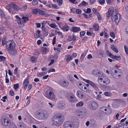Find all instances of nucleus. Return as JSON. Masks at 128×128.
Returning <instances> with one entry per match:
<instances>
[{
  "label": "nucleus",
  "instance_id": "4",
  "mask_svg": "<svg viewBox=\"0 0 128 128\" xmlns=\"http://www.w3.org/2000/svg\"><path fill=\"white\" fill-rule=\"evenodd\" d=\"M110 72L112 76L116 79H118L122 74L119 70L117 68L116 69L114 67H112L110 68Z\"/></svg>",
  "mask_w": 128,
  "mask_h": 128
},
{
  "label": "nucleus",
  "instance_id": "14",
  "mask_svg": "<svg viewBox=\"0 0 128 128\" xmlns=\"http://www.w3.org/2000/svg\"><path fill=\"white\" fill-rule=\"evenodd\" d=\"M33 12L34 14H40L44 15L45 14L43 11L38 8L34 9L33 10Z\"/></svg>",
  "mask_w": 128,
  "mask_h": 128
},
{
  "label": "nucleus",
  "instance_id": "30",
  "mask_svg": "<svg viewBox=\"0 0 128 128\" xmlns=\"http://www.w3.org/2000/svg\"><path fill=\"white\" fill-rule=\"evenodd\" d=\"M65 58L66 60L68 61V62L72 59V58L70 55H66L65 56Z\"/></svg>",
  "mask_w": 128,
  "mask_h": 128
},
{
  "label": "nucleus",
  "instance_id": "44",
  "mask_svg": "<svg viewBox=\"0 0 128 128\" xmlns=\"http://www.w3.org/2000/svg\"><path fill=\"white\" fill-rule=\"evenodd\" d=\"M107 4H111L113 2L115 1V0H106Z\"/></svg>",
  "mask_w": 128,
  "mask_h": 128
},
{
  "label": "nucleus",
  "instance_id": "54",
  "mask_svg": "<svg viewBox=\"0 0 128 128\" xmlns=\"http://www.w3.org/2000/svg\"><path fill=\"white\" fill-rule=\"evenodd\" d=\"M5 40V39L4 38L2 39V45L4 46L6 44V42Z\"/></svg>",
  "mask_w": 128,
  "mask_h": 128
},
{
  "label": "nucleus",
  "instance_id": "33",
  "mask_svg": "<svg viewBox=\"0 0 128 128\" xmlns=\"http://www.w3.org/2000/svg\"><path fill=\"white\" fill-rule=\"evenodd\" d=\"M42 53L43 54H46L47 51V48L46 47H42Z\"/></svg>",
  "mask_w": 128,
  "mask_h": 128
},
{
  "label": "nucleus",
  "instance_id": "52",
  "mask_svg": "<svg viewBox=\"0 0 128 128\" xmlns=\"http://www.w3.org/2000/svg\"><path fill=\"white\" fill-rule=\"evenodd\" d=\"M85 34V32L84 31H83L80 32V36L81 37L82 36H83Z\"/></svg>",
  "mask_w": 128,
  "mask_h": 128
},
{
  "label": "nucleus",
  "instance_id": "20",
  "mask_svg": "<svg viewBox=\"0 0 128 128\" xmlns=\"http://www.w3.org/2000/svg\"><path fill=\"white\" fill-rule=\"evenodd\" d=\"M18 128H26V125L24 122H21L18 124Z\"/></svg>",
  "mask_w": 128,
  "mask_h": 128
},
{
  "label": "nucleus",
  "instance_id": "6",
  "mask_svg": "<svg viewBox=\"0 0 128 128\" xmlns=\"http://www.w3.org/2000/svg\"><path fill=\"white\" fill-rule=\"evenodd\" d=\"M16 18L17 19L18 23L19 26L21 27H23L24 26V24L27 21H28L29 18L28 17L23 16L21 18L18 16H16Z\"/></svg>",
  "mask_w": 128,
  "mask_h": 128
},
{
  "label": "nucleus",
  "instance_id": "11",
  "mask_svg": "<svg viewBox=\"0 0 128 128\" xmlns=\"http://www.w3.org/2000/svg\"><path fill=\"white\" fill-rule=\"evenodd\" d=\"M58 26L60 28L64 31L68 32L69 30V26L62 23L59 24Z\"/></svg>",
  "mask_w": 128,
  "mask_h": 128
},
{
  "label": "nucleus",
  "instance_id": "50",
  "mask_svg": "<svg viewBox=\"0 0 128 128\" xmlns=\"http://www.w3.org/2000/svg\"><path fill=\"white\" fill-rule=\"evenodd\" d=\"M82 5L83 6H86L88 5V3L86 2L83 1L81 3Z\"/></svg>",
  "mask_w": 128,
  "mask_h": 128
},
{
  "label": "nucleus",
  "instance_id": "21",
  "mask_svg": "<svg viewBox=\"0 0 128 128\" xmlns=\"http://www.w3.org/2000/svg\"><path fill=\"white\" fill-rule=\"evenodd\" d=\"M29 81L28 79H26L24 81L23 83L24 85V90H25L26 89L27 86L29 84Z\"/></svg>",
  "mask_w": 128,
  "mask_h": 128
},
{
  "label": "nucleus",
  "instance_id": "39",
  "mask_svg": "<svg viewBox=\"0 0 128 128\" xmlns=\"http://www.w3.org/2000/svg\"><path fill=\"white\" fill-rule=\"evenodd\" d=\"M0 16L1 18H4L5 15L4 12L0 9Z\"/></svg>",
  "mask_w": 128,
  "mask_h": 128
},
{
  "label": "nucleus",
  "instance_id": "8",
  "mask_svg": "<svg viewBox=\"0 0 128 128\" xmlns=\"http://www.w3.org/2000/svg\"><path fill=\"white\" fill-rule=\"evenodd\" d=\"M120 14L118 13H116L114 11L112 14L111 17L112 20V21L115 22L116 23L118 24L120 20Z\"/></svg>",
  "mask_w": 128,
  "mask_h": 128
},
{
  "label": "nucleus",
  "instance_id": "53",
  "mask_svg": "<svg viewBox=\"0 0 128 128\" xmlns=\"http://www.w3.org/2000/svg\"><path fill=\"white\" fill-rule=\"evenodd\" d=\"M50 26L51 27L53 28H55L56 27V24H51Z\"/></svg>",
  "mask_w": 128,
  "mask_h": 128
},
{
  "label": "nucleus",
  "instance_id": "32",
  "mask_svg": "<svg viewBox=\"0 0 128 128\" xmlns=\"http://www.w3.org/2000/svg\"><path fill=\"white\" fill-rule=\"evenodd\" d=\"M112 58L115 59L117 60H121V58L120 56H112Z\"/></svg>",
  "mask_w": 128,
  "mask_h": 128
},
{
  "label": "nucleus",
  "instance_id": "64",
  "mask_svg": "<svg viewBox=\"0 0 128 128\" xmlns=\"http://www.w3.org/2000/svg\"><path fill=\"white\" fill-rule=\"evenodd\" d=\"M86 55V53H84L82 54L81 56V58L83 59L84 58V57Z\"/></svg>",
  "mask_w": 128,
  "mask_h": 128
},
{
  "label": "nucleus",
  "instance_id": "16",
  "mask_svg": "<svg viewBox=\"0 0 128 128\" xmlns=\"http://www.w3.org/2000/svg\"><path fill=\"white\" fill-rule=\"evenodd\" d=\"M114 8L113 7H110L108 10V12L106 13V17L110 18L113 12H114Z\"/></svg>",
  "mask_w": 128,
  "mask_h": 128
},
{
  "label": "nucleus",
  "instance_id": "51",
  "mask_svg": "<svg viewBox=\"0 0 128 128\" xmlns=\"http://www.w3.org/2000/svg\"><path fill=\"white\" fill-rule=\"evenodd\" d=\"M124 48L126 54L127 55H128V49L127 48V47L126 46H124Z\"/></svg>",
  "mask_w": 128,
  "mask_h": 128
},
{
  "label": "nucleus",
  "instance_id": "22",
  "mask_svg": "<svg viewBox=\"0 0 128 128\" xmlns=\"http://www.w3.org/2000/svg\"><path fill=\"white\" fill-rule=\"evenodd\" d=\"M40 31L38 30L36 32V34H34V37L35 38H38L40 36Z\"/></svg>",
  "mask_w": 128,
  "mask_h": 128
},
{
  "label": "nucleus",
  "instance_id": "61",
  "mask_svg": "<svg viewBox=\"0 0 128 128\" xmlns=\"http://www.w3.org/2000/svg\"><path fill=\"white\" fill-rule=\"evenodd\" d=\"M42 30L45 31L46 30V28L44 26V25L43 23L42 24Z\"/></svg>",
  "mask_w": 128,
  "mask_h": 128
},
{
  "label": "nucleus",
  "instance_id": "36",
  "mask_svg": "<svg viewBox=\"0 0 128 128\" xmlns=\"http://www.w3.org/2000/svg\"><path fill=\"white\" fill-rule=\"evenodd\" d=\"M79 120L77 118L75 119L74 120V122H72L75 125V126L77 125L79 123Z\"/></svg>",
  "mask_w": 128,
  "mask_h": 128
},
{
  "label": "nucleus",
  "instance_id": "46",
  "mask_svg": "<svg viewBox=\"0 0 128 128\" xmlns=\"http://www.w3.org/2000/svg\"><path fill=\"white\" fill-rule=\"evenodd\" d=\"M122 126V123H120L115 125L114 126V127L115 128H118L120 127H121Z\"/></svg>",
  "mask_w": 128,
  "mask_h": 128
},
{
  "label": "nucleus",
  "instance_id": "10",
  "mask_svg": "<svg viewBox=\"0 0 128 128\" xmlns=\"http://www.w3.org/2000/svg\"><path fill=\"white\" fill-rule=\"evenodd\" d=\"M64 128H74L75 125L70 121H67L65 122L64 124Z\"/></svg>",
  "mask_w": 128,
  "mask_h": 128
},
{
  "label": "nucleus",
  "instance_id": "2",
  "mask_svg": "<svg viewBox=\"0 0 128 128\" xmlns=\"http://www.w3.org/2000/svg\"><path fill=\"white\" fill-rule=\"evenodd\" d=\"M36 116L38 119L43 120H46L48 117V113L44 110H40L35 112Z\"/></svg>",
  "mask_w": 128,
  "mask_h": 128
},
{
  "label": "nucleus",
  "instance_id": "19",
  "mask_svg": "<svg viewBox=\"0 0 128 128\" xmlns=\"http://www.w3.org/2000/svg\"><path fill=\"white\" fill-rule=\"evenodd\" d=\"M10 6L14 8L15 10L18 11L19 10V8L14 3L10 2L9 4Z\"/></svg>",
  "mask_w": 128,
  "mask_h": 128
},
{
  "label": "nucleus",
  "instance_id": "24",
  "mask_svg": "<svg viewBox=\"0 0 128 128\" xmlns=\"http://www.w3.org/2000/svg\"><path fill=\"white\" fill-rule=\"evenodd\" d=\"M104 84L108 85L110 83V79L106 76H104Z\"/></svg>",
  "mask_w": 128,
  "mask_h": 128
},
{
  "label": "nucleus",
  "instance_id": "40",
  "mask_svg": "<svg viewBox=\"0 0 128 128\" xmlns=\"http://www.w3.org/2000/svg\"><path fill=\"white\" fill-rule=\"evenodd\" d=\"M18 70V68H16L14 70V74H15L16 76H14V78H16V77H18L19 75L17 74V70Z\"/></svg>",
  "mask_w": 128,
  "mask_h": 128
},
{
  "label": "nucleus",
  "instance_id": "38",
  "mask_svg": "<svg viewBox=\"0 0 128 128\" xmlns=\"http://www.w3.org/2000/svg\"><path fill=\"white\" fill-rule=\"evenodd\" d=\"M81 89L84 91L85 92H89V90L87 89V88L84 86H83L82 87Z\"/></svg>",
  "mask_w": 128,
  "mask_h": 128
},
{
  "label": "nucleus",
  "instance_id": "37",
  "mask_svg": "<svg viewBox=\"0 0 128 128\" xmlns=\"http://www.w3.org/2000/svg\"><path fill=\"white\" fill-rule=\"evenodd\" d=\"M30 61L33 63H35L36 62V58L34 56H32L30 58Z\"/></svg>",
  "mask_w": 128,
  "mask_h": 128
},
{
  "label": "nucleus",
  "instance_id": "63",
  "mask_svg": "<svg viewBox=\"0 0 128 128\" xmlns=\"http://www.w3.org/2000/svg\"><path fill=\"white\" fill-rule=\"evenodd\" d=\"M105 2L104 0H100L99 1V2L101 4H104Z\"/></svg>",
  "mask_w": 128,
  "mask_h": 128
},
{
  "label": "nucleus",
  "instance_id": "26",
  "mask_svg": "<svg viewBox=\"0 0 128 128\" xmlns=\"http://www.w3.org/2000/svg\"><path fill=\"white\" fill-rule=\"evenodd\" d=\"M89 84L92 86L95 90H97L98 89V88L96 84L94 82L91 81Z\"/></svg>",
  "mask_w": 128,
  "mask_h": 128
},
{
  "label": "nucleus",
  "instance_id": "57",
  "mask_svg": "<svg viewBox=\"0 0 128 128\" xmlns=\"http://www.w3.org/2000/svg\"><path fill=\"white\" fill-rule=\"evenodd\" d=\"M56 36L54 37L53 39V44L54 45L56 43Z\"/></svg>",
  "mask_w": 128,
  "mask_h": 128
},
{
  "label": "nucleus",
  "instance_id": "55",
  "mask_svg": "<svg viewBox=\"0 0 128 128\" xmlns=\"http://www.w3.org/2000/svg\"><path fill=\"white\" fill-rule=\"evenodd\" d=\"M110 35L113 38H115V37L114 33L113 32H110Z\"/></svg>",
  "mask_w": 128,
  "mask_h": 128
},
{
  "label": "nucleus",
  "instance_id": "7",
  "mask_svg": "<svg viewBox=\"0 0 128 128\" xmlns=\"http://www.w3.org/2000/svg\"><path fill=\"white\" fill-rule=\"evenodd\" d=\"M0 120L2 124L5 126H8L11 124L10 120L8 118L5 116H2Z\"/></svg>",
  "mask_w": 128,
  "mask_h": 128
},
{
  "label": "nucleus",
  "instance_id": "17",
  "mask_svg": "<svg viewBox=\"0 0 128 128\" xmlns=\"http://www.w3.org/2000/svg\"><path fill=\"white\" fill-rule=\"evenodd\" d=\"M104 76H101L98 77V81L99 84L102 85H104Z\"/></svg>",
  "mask_w": 128,
  "mask_h": 128
},
{
  "label": "nucleus",
  "instance_id": "48",
  "mask_svg": "<svg viewBox=\"0 0 128 128\" xmlns=\"http://www.w3.org/2000/svg\"><path fill=\"white\" fill-rule=\"evenodd\" d=\"M104 94L106 96H109L111 95V94L109 92H104Z\"/></svg>",
  "mask_w": 128,
  "mask_h": 128
},
{
  "label": "nucleus",
  "instance_id": "29",
  "mask_svg": "<svg viewBox=\"0 0 128 128\" xmlns=\"http://www.w3.org/2000/svg\"><path fill=\"white\" fill-rule=\"evenodd\" d=\"M111 49L116 53H118V51L116 47L114 46V45H111L110 46Z\"/></svg>",
  "mask_w": 128,
  "mask_h": 128
},
{
  "label": "nucleus",
  "instance_id": "15",
  "mask_svg": "<svg viewBox=\"0 0 128 128\" xmlns=\"http://www.w3.org/2000/svg\"><path fill=\"white\" fill-rule=\"evenodd\" d=\"M60 84L61 86L65 87L68 86L69 83L66 80H61L60 82Z\"/></svg>",
  "mask_w": 128,
  "mask_h": 128
},
{
  "label": "nucleus",
  "instance_id": "45",
  "mask_svg": "<svg viewBox=\"0 0 128 128\" xmlns=\"http://www.w3.org/2000/svg\"><path fill=\"white\" fill-rule=\"evenodd\" d=\"M10 126L11 128H18L16 126L13 122L11 123Z\"/></svg>",
  "mask_w": 128,
  "mask_h": 128
},
{
  "label": "nucleus",
  "instance_id": "35",
  "mask_svg": "<svg viewBox=\"0 0 128 128\" xmlns=\"http://www.w3.org/2000/svg\"><path fill=\"white\" fill-rule=\"evenodd\" d=\"M39 0H33L32 2V4L33 6H36L38 4Z\"/></svg>",
  "mask_w": 128,
  "mask_h": 128
},
{
  "label": "nucleus",
  "instance_id": "62",
  "mask_svg": "<svg viewBox=\"0 0 128 128\" xmlns=\"http://www.w3.org/2000/svg\"><path fill=\"white\" fill-rule=\"evenodd\" d=\"M0 59L2 61L4 60L6 58L5 57L3 56H0Z\"/></svg>",
  "mask_w": 128,
  "mask_h": 128
},
{
  "label": "nucleus",
  "instance_id": "1",
  "mask_svg": "<svg viewBox=\"0 0 128 128\" xmlns=\"http://www.w3.org/2000/svg\"><path fill=\"white\" fill-rule=\"evenodd\" d=\"M53 124L55 125L59 126H60L63 122L64 119V115L60 113L55 114L52 119Z\"/></svg>",
  "mask_w": 128,
  "mask_h": 128
},
{
  "label": "nucleus",
  "instance_id": "60",
  "mask_svg": "<svg viewBox=\"0 0 128 128\" xmlns=\"http://www.w3.org/2000/svg\"><path fill=\"white\" fill-rule=\"evenodd\" d=\"M19 87V85L17 84H16L14 85V88L15 89H17Z\"/></svg>",
  "mask_w": 128,
  "mask_h": 128
},
{
  "label": "nucleus",
  "instance_id": "31",
  "mask_svg": "<svg viewBox=\"0 0 128 128\" xmlns=\"http://www.w3.org/2000/svg\"><path fill=\"white\" fill-rule=\"evenodd\" d=\"M84 104V103L82 101H80L76 105V106L77 107L82 106H83Z\"/></svg>",
  "mask_w": 128,
  "mask_h": 128
},
{
  "label": "nucleus",
  "instance_id": "12",
  "mask_svg": "<svg viewBox=\"0 0 128 128\" xmlns=\"http://www.w3.org/2000/svg\"><path fill=\"white\" fill-rule=\"evenodd\" d=\"M77 113H78V115L82 117L84 116L87 112L86 109L84 108H83L81 109L79 111H76Z\"/></svg>",
  "mask_w": 128,
  "mask_h": 128
},
{
  "label": "nucleus",
  "instance_id": "5",
  "mask_svg": "<svg viewBox=\"0 0 128 128\" xmlns=\"http://www.w3.org/2000/svg\"><path fill=\"white\" fill-rule=\"evenodd\" d=\"M45 96L49 99L54 100L56 99V96L54 93L53 90L52 88L48 89L45 92Z\"/></svg>",
  "mask_w": 128,
  "mask_h": 128
},
{
  "label": "nucleus",
  "instance_id": "28",
  "mask_svg": "<svg viewBox=\"0 0 128 128\" xmlns=\"http://www.w3.org/2000/svg\"><path fill=\"white\" fill-rule=\"evenodd\" d=\"M94 30L96 31H98L99 29V27L98 24H97L95 23L93 25Z\"/></svg>",
  "mask_w": 128,
  "mask_h": 128
},
{
  "label": "nucleus",
  "instance_id": "25",
  "mask_svg": "<svg viewBox=\"0 0 128 128\" xmlns=\"http://www.w3.org/2000/svg\"><path fill=\"white\" fill-rule=\"evenodd\" d=\"M80 29L79 27H73L71 30L74 32H76L80 31Z\"/></svg>",
  "mask_w": 128,
  "mask_h": 128
},
{
  "label": "nucleus",
  "instance_id": "43",
  "mask_svg": "<svg viewBox=\"0 0 128 128\" xmlns=\"http://www.w3.org/2000/svg\"><path fill=\"white\" fill-rule=\"evenodd\" d=\"M11 6H6V8L8 10L10 13H11L12 9Z\"/></svg>",
  "mask_w": 128,
  "mask_h": 128
},
{
  "label": "nucleus",
  "instance_id": "59",
  "mask_svg": "<svg viewBox=\"0 0 128 128\" xmlns=\"http://www.w3.org/2000/svg\"><path fill=\"white\" fill-rule=\"evenodd\" d=\"M76 12L77 14H80L81 13V11L79 9H77L76 10Z\"/></svg>",
  "mask_w": 128,
  "mask_h": 128
},
{
  "label": "nucleus",
  "instance_id": "58",
  "mask_svg": "<svg viewBox=\"0 0 128 128\" xmlns=\"http://www.w3.org/2000/svg\"><path fill=\"white\" fill-rule=\"evenodd\" d=\"M91 12V9L90 8H88L86 10V11L85 12L86 13L89 14Z\"/></svg>",
  "mask_w": 128,
  "mask_h": 128
},
{
  "label": "nucleus",
  "instance_id": "41",
  "mask_svg": "<svg viewBox=\"0 0 128 128\" xmlns=\"http://www.w3.org/2000/svg\"><path fill=\"white\" fill-rule=\"evenodd\" d=\"M5 31V30L4 27H2L0 28V34H4Z\"/></svg>",
  "mask_w": 128,
  "mask_h": 128
},
{
  "label": "nucleus",
  "instance_id": "13",
  "mask_svg": "<svg viewBox=\"0 0 128 128\" xmlns=\"http://www.w3.org/2000/svg\"><path fill=\"white\" fill-rule=\"evenodd\" d=\"M57 107L60 110L64 109L65 108V104L62 101H60L57 103Z\"/></svg>",
  "mask_w": 128,
  "mask_h": 128
},
{
  "label": "nucleus",
  "instance_id": "34",
  "mask_svg": "<svg viewBox=\"0 0 128 128\" xmlns=\"http://www.w3.org/2000/svg\"><path fill=\"white\" fill-rule=\"evenodd\" d=\"M107 108L108 110H110V109L108 108H106L105 107H103L101 108V111H102L103 112H105L106 113V111H107Z\"/></svg>",
  "mask_w": 128,
  "mask_h": 128
},
{
  "label": "nucleus",
  "instance_id": "9",
  "mask_svg": "<svg viewBox=\"0 0 128 128\" xmlns=\"http://www.w3.org/2000/svg\"><path fill=\"white\" fill-rule=\"evenodd\" d=\"M88 105L91 109L93 110H96L98 107V104L93 101L89 102L88 103Z\"/></svg>",
  "mask_w": 128,
  "mask_h": 128
},
{
  "label": "nucleus",
  "instance_id": "47",
  "mask_svg": "<svg viewBox=\"0 0 128 128\" xmlns=\"http://www.w3.org/2000/svg\"><path fill=\"white\" fill-rule=\"evenodd\" d=\"M96 98L98 100L100 101H102L103 100L102 99L101 96L99 94L96 97Z\"/></svg>",
  "mask_w": 128,
  "mask_h": 128
},
{
  "label": "nucleus",
  "instance_id": "23",
  "mask_svg": "<svg viewBox=\"0 0 128 128\" xmlns=\"http://www.w3.org/2000/svg\"><path fill=\"white\" fill-rule=\"evenodd\" d=\"M77 94L78 96L80 98H82L84 96L83 92L81 91L78 90L77 92Z\"/></svg>",
  "mask_w": 128,
  "mask_h": 128
},
{
  "label": "nucleus",
  "instance_id": "42",
  "mask_svg": "<svg viewBox=\"0 0 128 128\" xmlns=\"http://www.w3.org/2000/svg\"><path fill=\"white\" fill-rule=\"evenodd\" d=\"M94 13L96 15H98L99 14V13L97 11V10L95 8H93L92 10Z\"/></svg>",
  "mask_w": 128,
  "mask_h": 128
},
{
  "label": "nucleus",
  "instance_id": "18",
  "mask_svg": "<svg viewBox=\"0 0 128 128\" xmlns=\"http://www.w3.org/2000/svg\"><path fill=\"white\" fill-rule=\"evenodd\" d=\"M69 101L71 102H75L76 100V98L75 96L74 95H72L70 96V97L68 98Z\"/></svg>",
  "mask_w": 128,
  "mask_h": 128
},
{
  "label": "nucleus",
  "instance_id": "49",
  "mask_svg": "<svg viewBox=\"0 0 128 128\" xmlns=\"http://www.w3.org/2000/svg\"><path fill=\"white\" fill-rule=\"evenodd\" d=\"M56 2L58 3V5L59 6L62 5V0H57Z\"/></svg>",
  "mask_w": 128,
  "mask_h": 128
},
{
  "label": "nucleus",
  "instance_id": "27",
  "mask_svg": "<svg viewBox=\"0 0 128 128\" xmlns=\"http://www.w3.org/2000/svg\"><path fill=\"white\" fill-rule=\"evenodd\" d=\"M92 74L96 75L97 76H99V74H100L101 72L100 71L97 70H93L92 72Z\"/></svg>",
  "mask_w": 128,
  "mask_h": 128
},
{
  "label": "nucleus",
  "instance_id": "56",
  "mask_svg": "<svg viewBox=\"0 0 128 128\" xmlns=\"http://www.w3.org/2000/svg\"><path fill=\"white\" fill-rule=\"evenodd\" d=\"M84 15L85 18H89L91 17L90 16L91 15H89L88 16V15L85 14H84Z\"/></svg>",
  "mask_w": 128,
  "mask_h": 128
},
{
  "label": "nucleus",
  "instance_id": "3",
  "mask_svg": "<svg viewBox=\"0 0 128 128\" xmlns=\"http://www.w3.org/2000/svg\"><path fill=\"white\" fill-rule=\"evenodd\" d=\"M15 43L13 42H11L9 45L7 44L6 45V48L8 52L12 55L15 56L17 54V51L15 49Z\"/></svg>",
  "mask_w": 128,
  "mask_h": 128
}]
</instances>
